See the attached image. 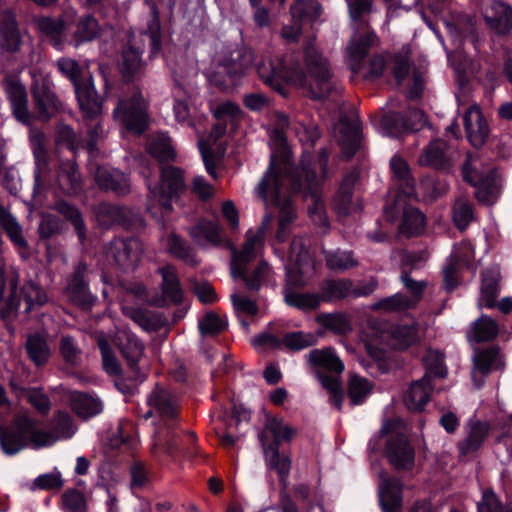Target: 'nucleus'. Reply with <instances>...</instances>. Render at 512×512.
<instances>
[{
  "label": "nucleus",
  "instance_id": "obj_1",
  "mask_svg": "<svg viewBox=\"0 0 512 512\" xmlns=\"http://www.w3.org/2000/svg\"><path fill=\"white\" fill-rule=\"evenodd\" d=\"M257 71L263 82L278 92L284 83H291L312 99H324L333 88L329 62L313 45L305 49L303 65L293 54L284 58L263 55Z\"/></svg>",
  "mask_w": 512,
  "mask_h": 512
},
{
  "label": "nucleus",
  "instance_id": "obj_2",
  "mask_svg": "<svg viewBox=\"0 0 512 512\" xmlns=\"http://www.w3.org/2000/svg\"><path fill=\"white\" fill-rule=\"evenodd\" d=\"M304 156L301 170L282 175V167H278L274 157L271 158L270 166L257 187L258 196L265 205H273L280 208L279 227L276 238L283 242L289 232L290 224L296 217L292 203L286 197L285 184L289 181L293 190H308L311 193L318 185L319 179L314 170L310 168L311 163ZM283 169H288V163H283Z\"/></svg>",
  "mask_w": 512,
  "mask_h": 512
},
{
  "label": "nucleus",
  "instance_id": "obj_3",
  "mask_svg": "<svg viewBox=\"0 0 512 512\" xmlns=\"http://www.w3.org/2000/svg\"><path fill=\"white\" fill-rule=\"evenodd\" d=\"M148 170L149 168H144L141 171L147 179L146 185L149 190L147 209L156 218L164 217L172 211V201L178 198L186 187L183 170L174 166H163L160 180L155 183L148 179Z\"/></svg>",
  "mask_w": 512,
  "mask_h": 512
},
{
  "label": "nucleus",
  "instance_id": "obj_4",
  "mask_svg": "<svg viewBox=\"0 0 512 512\" xmlns=\"http://www.w3.org/2000/svg\"><path fill=\"white\" fill-rule=\"evenodd\" d=\"M405 425L400 419L383 424L380 435H386V456L398 470H410L414 466L415 450L404 433Z\"/></svg>",
  "mask_w": 512,
  "mask_h": 512
},
{
  "label": "nucleus",
  "instance_id": "obj_5",
  "mask_svg": "<svg viewBox=\"0 0 512 512\" xmlns=\"http://www.w3.org/2000/svg\"><path fill=\"white\" fill-rule=\"evenodd\" d=\"M59 70L74 84L79 106L86 118L93 119L102 111V104L91 79L79 81V64L71 58H61L57 62Z\"/></svg>",
  "mask_w": 512,
  "mask_h": 512
},
{
  "label": "nucleus",
  "instance_id": "obj_6",
  "mask_svg": "<svg viewBox=\"0 0 512 512\" xmlns=\"http://www.w3.org/2000/svg\"><path fill=\"white\" fill-rule=\"evenodd\" d=\"M314 261L303 238H294L290 245L286 263L287 285L303 286L314 274Z\"/></svg>",
  "mask_w": 512,
  "mask_h": 512
},
{
  "label": "nucleus",
  "instance_id": "obj_7",
  "mask_svg": "<svg viewBox=\"0 0 512 512\" xmlns=\"http://www.w3.org/2000/svg\"><path fill=\"white\" fill-rule=\"evenodd\" d=\"M272 218L271 215H265L256 231H247L246 240L240 252L232 248L231 275L233 278H236L237 274H243L244 267L263 249L264 235L267 227L272 222Z\"/></svg>",
  "mask_w": 512,
  "mask_h": 512
},
{
  "label": "nucleus",
  "instance_id": "obj_8",
  "mask_svg": "<svg viewBox=\"0 0 512 512\" xmlns=\"http://www.w3.org/2000/svg\"><path fill=\"white\" fill-rule=\"evenodd\" d=\"M147 103L140 92L133 93L131 98L123 99L114 109V117L128 130L136 133L144 131L147 125Z\"/></svg>",
  "mask_w": 512,
  "mask_h": 512
},
{
  "label": "nucleus",
  "instance_id": "obj_9",
  "mask_svg": "<svg viewBox=\"0 0 512 512\" xmlns=\"http://www.w3.org/2000/svg\"><path fill=\"white\" fill-rule=\"evenodd\" d=\"M34 23L56 49L62 50L68 43L70 30L75 23V10L67 9L57 19L47 16L36 17Z\"/></svg>",
  "mask_w": 512,
  "mask_h": 512
},
{
  "label": "nucleus",
  "instance_id": "obj_10",
  "mask_svg": "<svg viewBox=\"0 0 512 512\" xmlns=\"http://www.w3.org/2000/svg\"><path fill=\"white\" fill-rule=\"evenodd\" d=\"M143 246L139 239H115L110 243L107 256L112 258L117 266L123 270L134 269L142 255Z\"/></svg>",
  "mask_w": 512,
  "mask_h": 512
},
{
  "label": "nucleus",
  "instance_id": "obj_11",
  "mask_svg": "<svg viewBox=\"0 0 512 512\" xmlns=\"http://www.w3.org/2000/svg\"><path fill=\"white\" fill-rule=\"evenodd\" d=\"M474 259V249L470 242L464 241L455 246L448 264L444 267V286L448 291L453 290L458 284V271L468 265Z\"/></svg>",
  "mask_w": 512,
  "mask_h": 512
},
{
  "label": "nucleus",
  "instance_id": "obj_12",
  "mask_svg": "<svg viewBox=\"0 0 512 512\" xmlns=\"http://www.w3.org/2000/svg\"><path fill=\"white\" fill-rule=\"evenodd\" d=\"M295 435L296 430L286 424L283 419L267 417L264 428L259 434V440L263 450L273 445L279 449L282 443L290 442Z\"/></svg>",
  "mask_w": 512,
  "mask_h": 512
},
{
  "label": "nucleus",
  "instance_id": "obj_13",
  "mask_svg": "<svg viewBox=\"0 0 512 512\" xmlns=\"http://www.w3.org/2000/svg\"><path fill=\"white\" fill-rule=\"evenodd\" d=\"M4 86L14 117L19 122L29 125L33 116L28 109V98L24 85L19 79L9 77L5 80Z\"/></svg>",
  "mask_w": 512,
  "mask_h": 512
},
{
  "label": "nucleus",
  "instance_id": "obj_14",
  "mask_svg": "<svg viewBox=\"0 0 512 512\" xmlns=\"http://www.w3.org/2000/svg\"><path fill=\"white\" fill-rule=\"evenodd\" d=\"M474 366L472 369V379L477 387L483 383V378L491 373L504 367V359L500 351L495 348H487L477 351L473 357Z\"/></svg>",
  "mask_w": 512,
  "mask_h": 512
},
{
  "label": "nucleus",
  "instance_id": "obj_15",
  "mask_svg": "<svg viewBox=\"0 0 512 512\" xmlns=\"http://www.w3.org/2000/svg\"><path fill=\"white\" fill-rule=\"evenodd\" d=\"M357 178V172L352 171L348 173L334 197L333 207L339 216L350 215L353 212L360 211L362 208L360 198L353 197L352 194Z\"/></svg>",
  "mask_w": 512,
  "mask_h": 512
},
{
  "label": "nucleus",
  "instance_id": "obj_16",
  "mask_svg": "<svg viewBox=\"0 0 512 512\" xmlns=\"http://www.w3.org/2000/svg\"><path fill=\"white\" fill-rule=\"evenodd\" d=\"M463 178L477 188L475 195L479 201L491 204L496 200L498 185L494 173L491 172L484 177L477 171L472 170L468 162L463 167Z\"/></svg>",
  "mask_w": 512,
  "mask_h": 512
},
{
  "label": "nucleus",
  "instance_id": "obj_17",
  "mask_svg": "<svg viewBox=\"0 0 512 512\" xmlns=\"http://www.w3.org/2000/svg\"><path fill=\"white\" fill-rule=\"evenodd\" d=\"M483 15L488 26L497 33L504 34L512 29V7L492 1L484 7Z\"/></svg>",
  "mask_w": 512,
  "mask_h": 512
},
{
  "label": "nucleus",
  "instance_id": "obj_18",
  "mask_svg": "<svg viewBox=\"0 0 512 512\" xmlns=\"http://www.w3.org/2000/svg\"><path fill=\"white\" fill-rule=\"evenodd\" d=\"M464 125L467 138L474 147L482 146L489 133L488 125L480 108L472 105L464 115Z\"/></svg>",
  "mask_w": 512,
  "mask_h": 512
},
{
  "label": "nucleus",
  "instance_id": "obj_19",
  "mask_svg": "<svg viewBox=\"0 0 512 512\" xmlns=\"http://www.w3.org/2000/svg\"><path fill=\"white\" fill-rule=\"evenodd\" d=\"M147 401L160 417L173 423L178 413V402L174 394L164 388L156 387L148 396Z\"/></svg>",
  "mask_w": 512,
  "mask_h": 512
},
{
  "label": "nucleus",
  "instance_id": "obj_20",
  "mask_svg": "<svg viewBox=\"0 0 512 512\" xmlns=\"http://www.w3.org/2000/svg\"><path fill=\"white\" fill-rule=\"evenodd\" d=\"M113 342L118 346L129 366L134 369L143 356V344L127 329L119 330Z\"/></svg>",
  "mask_w": 512,
  "mask_h": 512
},
{
  "label": "nucleus",
  "instance_id": "obj_21",
  "mask_svg": "<svg viewBox=\"0 0 512 512\" xmlns=\"http://www.w3.org/2000/svg\"><path fill=\"white\" fill-rule=\"evenodd\" d=\"M94 177L101 189L111 190L119 195L129 192L130 184L128 178L119 170L99 166L94 172Z\"/></svg>",
  "mask_w": 512,
  "mask_h": 512
},
{
  "label": "nucleus",
  "instance_id": "obj_22",
  "mask_svg": "<svg viewBox=\"0 0 512 512\" xmlns=\"http://www.w3.org/2000/svg\"><path fill=\"white\" fill-rule=\"evenodd\" d=\"M376 42V35L368 32L365 36L354 35L347 47L348 65L351 70L358 73L363 64L369 48Z\"/></svg>",
  "mask_w": 512,
  "mask_h": 512
},
{
  "label": "nucleus",
  "instance_id": "obj_23",
  "mask_svg": "<svg viewBox=\"0 0 512 512\" xmlns=\"http://www.w3.org/2000/svg\"><path fill=\"white\" fill-rule=\"evenodd\" d=\"M32 93L39 119L47 120L57 113L60 103L55 94L45 84H36Z\"/></svg>",
  "mask_w": 512,
  "mask_h": 512
},
{
  "label": "nucleus",
  "instance_id": "obj_24",
  "mask_svg": "<svg viewBox=\"0 0 512 512\" xmlns=\"http://www.w3.org/2000/svg\"><path fill=\"white\" fill-rule=\"evenodd\" d=\"M22 36L14 15L6 12L0 17V46L3 50L14 53L20 50Z\"/></svg>",
  "mask_w": 512,
  "mask_h": 512
},
{
  "label": "nucleus",
  "instance_id": "obj_25",
  "mask_svg": "<svg viewBox=\"0 0 512 512\" xmlns=\"http://www.w3.org/2000/svg\"><path fill=\"white\" fill-rule=\"evenodd\" d=\"M0 445L7 455H15L27 445L26 432L22 431L18 416L11 426L0 427Z\"/></svg>",
  "mask_w": 512,
  "mask_h": 512
},
{
  "label": "nucleus",
  "instance_id": "obj_26",
  "mask_svg": "<svg viewBox=\"0 0 512 512\" xmlns=\"http://www.w3.org/2000/svg\"><path fill=\"white\" fill-rule=\"evenodd\" d=\"M100 33V26L96 19L90 15L77 19L75 15V23L69 33L68 43L78 47L84 42L94 40Z\"/></svg>",
  "mask_w": 512,
  "mask_h": 512
},
{
  "label": "nucleus",
  "instance_id": "obj_27",
  "mask_svg": "<svg viewBox=\"0 0 512 512\" xmlns=\"http://www.w3.org/2000/svg\"><path fill=\"white\" fill-rule=\"evenodd\" d=\"M18 423L22 431L26 432L27 441L29 440L34 448L46 447L58 441L54 431L48 432L37 428V423L27 414L18 415Z\"/></svg>",
  "mask_w": 512,
  "mask_h": 512
},
{
  "label": "nucleus",
  "instance_id": "obj_28",
  "mask_svg": "<svg viewBox=\"0 0 512 512\" xmlns=\"http://www.w3.org/2000/svg\"><path fill=\"white\" fill-rule=\"evenodd\" d=\"M73 411L82 419H89L103 411V403L97 396L73 391L70 393Z\"/></svg>",
  "mask_w": 512,
  "mask_h": 512
},
{
  "label": "nucleus",
  "instance_id": "obj_29",
  "mask_svg": "<svg viewBox=\"0 0 512 512\" xmlns=\"http://www.w3.org/2000/svg\"><path fill=\"white\" fill-rule=\"evenodd\" d=\"M307 359L311 366L331 373L340 374L344 370V363L332 347L313 349L308 353Z\"/></svg>",
  "mask_w": 512,
  "mask_h": 512
},
{
  "label": "nucleus",
  "instance_id": "obj_30",
  "mask_svg": "<svg viewBox=\"0 0 512 512\" xmlns=\"http://www.w3.org/2000/svg\"><path fill=\"white\" fill-rule=\"evenodd\" d=\"M85 270V265H79V268L75 271L72 279L65 289V295L67 298L71 302L80 306H88L92 303V297L88 292L84 281Z\"/></svg>",
  "mask_w": 512,
  "mask_h": 512
},
{
  "label": "nucleus",
  "instance_id": "obj_31",
  "mask_svg": "<svg viewBox=\"0 0 512 512\" xmlns=\"http://www.w3.org/2000/svg\"><path fill=\"white\" fill-rule=\"evenodd\" d=\"M431 392L428 376L424 375L422 379L411 384L404 394V403L409 410L420 411L429 400Z\"/></svg>",
  "mask_w": 512,
  "mask_h": 512
},
{
  "label": "nucleus",
  "instance_id": "obj_32",
  "mask_svg": "<svg viewBox=\"0 0 512 512\" xmlns=\"http://www.w3.org/2000/svg\"><path fill=\"white\" fill-rule=\"evenodd\" d=\"M226 132V123L217 120V123L213 126L209 137L199 140V149L202 155L207 172L212 176L216 177L215 174V163L212 151V145L215 144Z\"/></svg>",
  "mask_w": 512,
  "mask_h": 512
},
{
  "label": "nucleus",
  "instance_id": "obj_33",
  "mask_svg": "<svg viewBox=\"0 0 512 512\" xmlns=\"http://www.w3.org/2000/svg\"><path fill=\"white\" fill-rule=\"evenodd\" d=\"M401 483L396 479H384L380 483L379 498L385 512L396 511L402 501Z\"/></svg>",
  "mask_w": 512,
  "mask_h": 512
},
{
  "label": "nucleus",
  "instance_id": "obj_34",
  "mask_svg": "<svg viewBox=\"0 0 512 512\" xmlns=\"http://www.w3.org/2000/svg\"><path fill=\"white\" fill-rule=\"evenodd\" d=\"M499 271L497 268L486 269L482 274L481 295L478 301L480 308H491L498 296Z\"/></svg>",
  "mask_w": 512,
  "mask_h": 512
},
{
  "label": "nucleus",
  "instance_id": "obj_35",
  "mask_svg": "<svg viewBox=\"0 0 512 512\" xmlns=\"http://www.w3.org/2000/svg\"><path fill=\"white\" fill-rule=\"evenodd\" d=\"M499 331L498 324L488 316L478 318L467 332L470 342H487L493 340Z\"/></svg>",
  "mask_w": 512,
  "mask_h": 512
},
{
  "label": "nucleus",
  "instance_id": "obj_36",
  "mask_svg": "<svg viewBox=\"0 0 512 512\" xmlns=\"http://www.w3.org/2000/svg\"><path fill=\"white\" fill-rule=\"evenodd\" d=\"M390 168L394 179L399 185L400 192L403 195L416 194L414 180L410 175V169L405 160L399 156H394L390 161Z\"/></svg>",
  "mask_w": 512,
  "mask_h": 512
},
{
  "label": "nucleus",
  "instance_id": "obj_37",
  "mask_svg": "<svg viewBox=\"0 0 512 512\" xmlns=\"http://www.w3.org/2000/svg\"><path fill=\"white\" fill-rule=\"evenodd\" d=\"M94 338L101 352L104 371L113 376L119 375L121 373V365L110 346L109 337L102 332H97Z\"/></svg>",
  "mask_w": 512,
  "mask_h": 512
},
{
  "label": "nucleus",
  "instance_id": "obj_38",
  "mask_svg": "<svg viewBox=\"0 0 512 512\" xmlns=\"http://www.w3.org/2000/svg\"><path fill=\"white\" fill-rule=\"evenodd\" d=\"M335 134L340 144L347 150V156H352L358 147V127L346 119H341L335 126Z\"/></svg>",
  "mask_w": 512,
  "mask_h": 512
},
{
  "label": "nucleus",
  "instance_id": "obj_39",
  "mask_svg": "<svg viewBox=\"0 0 512 512\" xmlns=\"http://www.w3.org/2000/svg\"><path fill=\"white\" fill-rule=\"evenodd\" d=\"M266 465L269 469L275 470L281 482H285L291 469L290 456L280 454L275 445L263 450Z\"/></svg>",
  "mask_w": 512,
  "mask_h": 512
},
{
  "label": "nucleus",
  "instance_id": "obj_40",
  "mask_svg": "<svg viewBox=\"0 0 512 512\" xmlns=\"http://www.w3.org/2000/svg\"><path fill=\"white\" fill-rule=\"evenodd\" d=\"M448 162L446 143L442 140L432 141L419 158L420 165L442 168Z\"/></svg>",
  "mask_w": 512,
  "mask_h": 512
},
{
  "label": "nucleus",
  "instance_id": "obj_41",
  "mask_svg": "<svg viewBox=\"0 0 512 512\" xmlns=\"http://www.w3.org/2000/svg\"><path fill=\"white\" fill-rule=\"evenodd\" d=\"M284 302L294 308L302 311H311L319 307L321 298L317 294L298 293L293 291L290 287H285Z\"/></svg>",
  "mask_w": 512,
  "mask_h": 512
},
{
  "label": "nucleus",
  "instance_id": "obj_42",
  "mask_svg": "<svg viewBox=\"0 0 512 512\" xmlns=\"http://www.w3.org/2000/svg\"><path fill=\"white\" fill-rule=\"evenodd\" d=\"M425 226V216L415 207L405 206L403 218L400 225V232L407 236L419 235Z\"/></svg>",
  "mask_w": 512,
  "mask_h": 512
},
{
  "label": "nucleus",
  "instance_id": "obj_43",
  "mask_svg": "<svg viewBox=\"0 0 512 512\" xmlns=\"http://www.w3.org/2000/svg\"><path fill=\"white\" fill-rule=\"evenodd\" d=\"M173 423L165 427H158L154 436L153 452L155 454L164 453L173 456L177 450V439L172 432Z\"/></svg>",
  "mask_w": 512,
  "mask_h": 512
},
{
  "label": "nucleus",
  "instance_id": "obj_44",
  "mask_svg": "<svg viewBox=\"0 0 512 512\" xmlns=\"http://www.w3.org/2000/svg\"><path fill=\"white\" fill-rule=\"evenodd\" d=\"M254 60L253 51L249 49L236 50L231 54L229 60L224 61L222 69L230 77H236L249 68Z\"/></svg>",
  "mask_w": 512,
  "mask_h": 512
},
{
  "label": "nucleus",
  "instance_id": "obj_45",
  "mask_svg": "<svg viewBox=\"0 0 512 512\" xmlns=\"http://www.w3.org/2000/svg\"><path fill=\"white\" fill-rule=\"evenodd\" d=\"M0 225L5 230L10 240L19 247H27V241L22 235V227L17 219L2 205H0Z\"/></svg>",
  "mask_w": 512,
  "mask_h": 512
},
{
  "label": "nucleus",
  "instance_id": "obj_46",
  "mask_svg": "<svg viewBox=\"0 0 512 512\" xmlns=\"http://www.w3.org/2000/svg\"><path fill=\"white\" fill-rule=\"evenodd\" d=\"M147 149L149 154L159 162L174 160L176 156L171 139L166 134L151 137Z\"/></svg>",
  "mask_w": 512,
  "mask_h": 512
},
{
  "label": "nucleus",
  "instance_id": "obj_47",
  "mask_svg": "<svg viewBox=\"0 0 512 512\" xmlns=\"http://www.w3.org/2000/svg\"><path fill=\"white\" fill-rule=\"evenodd\" d=\"M326 265L329 269L343 272L359 265L352 251L337 249L325 253Z\"/></svg>",
  "mask_w": 512,
  "mask_h": 512
},
{
  "label": "nucleus",
  "instance_id": "obj_48",
  "mask_svg": "<svg viewBox=\"0 0 512 512\" xmlns=\"http://www.w3.org/2000/svg\"><path fill=\"white\" fill-rule=\"evenodd\" d=\"M162 276V291L166 298L178 303L182 300V289L174 267L167 265L159 269Z\"/></svg>",
  "mask_w": 512,
  "mask_h": 512
},
{
  "label": "nucleus",
  "instance_id": "obj_49",
  "mask_svg": "<svg viewBox=\"0 0 512 512\" xmlns=\"http://www.w3.org/2000/svg\"><path fill=\"white\" fill-rule=\"evenodd\" d=\"M389 335L392 345L399 349H405L419 340L416 324L394 326L390 329Z\"/></svg>",
  "mask_w": 512,
  "mask_h": 512
},
{
  "label": "nucleus",
  "instance_id": "obj_50",
  "mask_svg": "<svg viewBox=\"0 0 512 512\" xmlns=\"http://www.w3.org/2000/svg\"><path fill=\"white\" fill-rule=\"evenodd\" d=\"M272 276V270L266 262H261L251 274L247 272V266L244 267L243 274H237L235 279L241 278L246 288L249 290H259L260 287L268 282Z\"/></svg>",
  "mask_w": 512,
  "mask_h": 512
},
{
  "label": "nucleus",
  "instance_id": "obj_51",
  "mask_svg": "<svg viewBox=\"0 0 512 512\" xmlns=\"http://www.w3.org/2000/svg\"><path fill=\"white\" fill-rule=\"evenodd\" d=\"M489 426L487 423L476 422L470 426L465 440L459 443L461 454H468L477 450L488 435Z\"/></svg>",
  "mask_w": 512,
  "mask_h": 512
},
{
  "label": "nucleus",
  "instance_id": "obj_52",
  "mask_svg": "<svg viewBox=\"0 0 512 512\" xmlns=\"http://www.w3.org/2000/svg\"><path fill=\"white\" fill-rule=\"evenodd\" d=\"M190 236L198 243L206 241L212 245H218L221 242L219 225L210 221H199L190 230Z\"/></svg>",
  "mask_w": 512,
  "mask_h": 512
},
{
  "label": "nucleus",
  "instance_id": "obj_53",
  "mask_svg": "<svg viewBox=\"0 0 512 512\" xmlns=\"http://www.w3.org/2000/svg\"><path fill=\"white\" fill-rule=\"evenodd\" d=\"M26 350L31 361L41 366L48 362L50 357V348L45 338L40 335H31L26 342Z\"/></svg>",
  "mask_w": 512,
  "mask_h": 512
},
{
  "label": "nucleus",
  "instance_id": "obj_54",
  "mask_svg": "<svg viewBox=\"0 0 512 512\" xmlns=\"http://www.w3.org/2000/svg\"><path fill=\"white\" fill-rule=\"evenodd\" d=\"M315 320L320 326L336 334L343 335L352 330L347 317L340 313H321Z\"/></svg>",
  "mask_w": 512,
  "mask_h": 512
},
{
  "label": "nucleus",
  "instance_id": "obj_55",
  "mask_svg": "<svg viewBox=\"0 0 512 512\" xmlns=\"http://www.w3.org/2000/svg\"><path fill=\"white\" fill-rule=\"evenodd\" d=\"M372 383L358 375H351L348 383V396L353 405L363 403L366 397L371 393Z\"/></svg>",
  "mask_w": 512,
  "mask_h": 512
},
{
  "label": "nucleus",
  "instance_id": "obj_56",
  "mask_svg": "<svg viewBox=\"0 0 512 512\" xmlns=\"http://www.w3.org/2000/svg\"><path fill=\"white\" fill-rule=\"evenodd\" d=\"M353 284L348 279L329 280L322 287L325 300L341 299L353 292Z\"/></svg>",
  "mask_w": 512,
  "mask_h": 512
},
{
  "label": "nucleus",
  "instance_id": "obj_57",
  "mask_svg": "<svg viewBox=\"0 0 512 512\" xmlns=\"http://www.w3.org/2000/svg\"><path fill=\"white\" fill-rule=\"evenodd\" d=\"M21 295L26 302V310L42 306L48 301L46 292L35 282L27 281L21 289Z\"/></svg>",
  "mask_w": 512,
  "mask_h": 512
},
{
  "label": "nucleus",
  "instance_id": "obj_58",
  "mask_svg": "<svg viewBox=\"0 0 512 512\" xmlns=\"http://www.w3.org/2000/svg\"><path fill=\"white\" fill-rule=\"evenodd\" d=\"M411 307H414V301L400 293L384 298L372 306L374 310H383L385 312H397Z\"/></svg>",
  "mask_w": 512,
  "mask_h": 512
},
{
  "label": "nucleus",
  "instance_id": "obj_59",
  "mask_svg": "<svg viewBox=\"0 0 512 512\" xmlns=\"http://www.w3.org/2000/svg\"><path fill=\"white\" fill-rule=\"evenodd\" d=\"M316 337L312 333L302 331L287 333L281 338V347L285 346L290 350H302L316 343Z\"/></svg>",
  "mask_w": 512,
  "mask_h": 512
},
{
  "label": "nucleus",
  "instance_id": "obj_60",
  "mask_svg": "<svg viewBox=\"0 0 512 512\" xmlns=\"http://www.w3.org/2000/svg\"><path fill=\"white\" fill-rule=\"evenodd\" d=\"M447 190L444 184L436 183L433 178L426 177L421 180L417 187H415L416 194L406 195L407 197L435 199L445 193Z\"/></svg>",
  "mask_w": 512,
  "mask_h": 512
},
{
  "label": "nucleus",
  "instance_id": "obj_61",
  "mask_svg": "<svg viewBox=\"0 0 512 512\" xmlns=\"http://www.w3.org/2000/svg\"><path fill=\"white\" fill-rule=\"evenodd\" d=\"M233 308L238 317L255 316L258 313V304L255 299L241 292L231 294Z\"/></svg>",
  "mask_w": 512,
  "mask_h": 512
},
{
  "label": "nucleus",
  "instance_id": "obj_62",
  "mask_svg": "<svg viewBox=\"0 0 512 512\" xmlns=\"http://www.w3.org/2000/svg\"><path fill=\"white\" fill-rule=\"evenodd\" d=\"M52 429L58 440L71 438L77 430L69 414L58 412L53 420Z\"/></svg>",
  "mask_w": 512,
  "mask_h": 512
},
{
  "label": "nucleus",
  "instance_id": "obj_63",
  "mask_svg": "<svg viewBox=\"0 0 512 512\" xmlns=\"http://www.w3.org/2000/svg\"><path fill=\"white\" fill-rule=\"evenodd\" d=\"M444 355L438 350H428L426 355L424 356V363L426 366L425 375L428 376V381H430L431 376L437 377H445L446 369L443 365Z\"/></svg>",
  "mask_w": 512,
  "mask_h": 512
},
{
  "label": "nucleus",
  "instance_id": "obj_64",
  "mask_svg": "<svg viewBox=\"0 0 512 512\" xmlns=\"http://www.w3.org/2000/svg\"><path fill=\"white\" fill-rule=\"evenodd\" d=\"M319 7L314 2H305V1H297L295 2L291 8L290 13L293 19V22H297L300 24L301 21L305 19L314 20L319 15Z\"/></svg>",
  "mask_w": 512,
  "mask_h": 512
}]
</instances>
